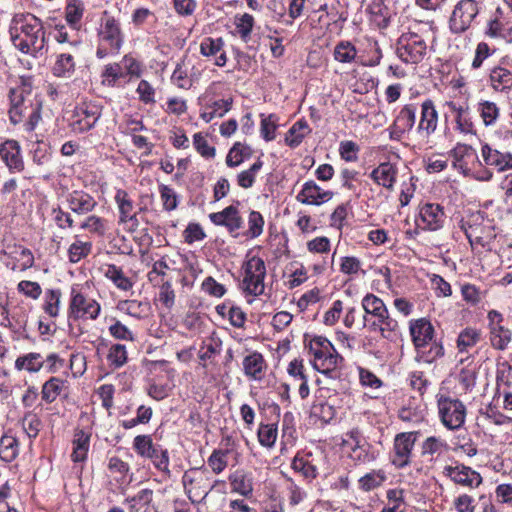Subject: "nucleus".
I'll return each mask as SVG.
<instances>
[{
    "instance_id": "nucleus-31",
    "label": "nucleus",
    "mask_w": 512,
    "mask_h": 512,
    "mask_svg": "<svg viewBox=\"0 0 512 512\" xmlns=\"http://www.w3.org/2000/svg\"><path fill=\"white\" fill-rule=\"evenodd\" d=\"M232 103V98L216 100L204 107L200 117L206 123L211 122L214 118H221L231 109Z\"/></svg>"
},
{
    "instance_id": "nucleus-52",
    "label": "nucleus",
    "mask_w": 512,
    "mask_h": 512,
    "mask_svg": "<svg viewBox=\"0 0 512 512\" xmlns=\"http://www.w3.org/2000/svg\"><path fill=\"white\" fill-rule=\"evenodd\" d=\"M254 22V17L248 13H244L240 16H235L234 23L238 31V34L243 41H247L250 38Z\"/></svg>"
},
{
    "instance_id": "nucleus-18",
    "label": "nucleus",
    "mask_w": 512,
    "mask_h": 512,
    "mask_svg": "<svg viewBox=\"0 0 512 512\" xmlns=\"http://www.w3.org/2000/svg\"><path fill=\"white\" fill-rule=\"evenodd\" d=\"M438 112L432 100L427 99L421 104L420 119L417 126V133L429 138L437 129Z\"/></svg>"
},
{
    "instance_id": "nucleus-40",
    "label": "nucleus",
    "mask_w": 512,
    "mask_h": 512,
    "mask_svg": "<svg viewBox=\"0 0 512 512\" xmlns=\"http://www.w3.org/2000/svg\"><path fill=\"white\" fill-rule=\"evenodd\" d=\"M44 360L39 353H28L20 356L15 361V368L17 370H26L28 372H38L44 367Z\"/></svg>"
},
{
    "instance_id": "nucleus-37",
    "label": "nucleus",
    "mask_w": 512,
    "mask_h": 512,
    "mask_svg": "<svg viewBox=\"0 0 512 512\" xmlns=\"http://www.w3.org/2000/svg\"><path fill=\"white\" fill-rule=\"evenodd\" d=\"M386 480L387 475L383 469L372 470L358 480V486L361 490L369 492L380 487Z\"/></svg>"
},
{
    "instance_id": "nucleus-51",
    "label": "nucleus",
    "mask_w": 512,
    "mask_h": 512,
    "mask_svg": "<svg viewBox=\"0 0 512 512\" xmlns=\"http://www.w3.org/2000/svg\"><path fill=\"white\" fill-rule=\"evenodd\" d=\"M91 249V242H83L81 240L75 239V241L70 245L68 249V257L70 262H79L81 259L85 258L90 254Z\"/></svg>"
},
{
    "instance_id": "nucleus-5",
    "label": "nucleus",
    "mask_w": 512,
    "mask_h": 512,
    "mask_svg": "<svg viewBox=\"0 0 512 512\" xmlns=\"http://www.w3.org/2000/svg\"><path fill=\"white\" fill-rule=\"evenodd\" d=\"M217 482L211 485L209 472L204 467L191 468L182 476L185 493L193 504L204 501Z\"/></svg>"
},
{
    "instance_id": "nucleus-39",
    "label": "nucleus",
    "mask_w": 512,
    "mask_h": 512,
    "mask_svg": "<svg viewBox=\"0 0 512 512\" xmlns=\"http://www.w3.org/2000/svg\"><path fill=\"white\" fill-rule=\"evenodd\" d=\"M104 275L120 290L128 291L133 287V282L125 276L122 268L114 264L107 265Z\"/></svg>"
},
{
    "instance_id": "nucleus-20",
    "label": "nucleus",
    "mask_w": 512,
    "mask_h": 512,
    "mask_svg": "<svg viewBox=\"0 0 512 512\" xmlns=\"http://www.w3.org/2000/svg\"><path fill=\"white\" fill-rule=\"evenodd\" d=\"M366 327L372 332H379L387 340L396 338L399 331L397 320L390 316L388 310L369 320Z\"/></svg>"
},
{
    "instance_id": "nucleus-7",
    "label": "nucleus",
    "mask_w": 512,
    "mask_h": 512,
    "mask_svg": "<svg viewBox=\"0 0 512 512\" xmlns=\"http://www.w3.org/2000/svg\"><path fill=\"white\" fill-rule=\"evenodd\" d=\"M265 276L264 261L257 256L251 257L244 265V278L241 284L243 291L253 296L263 294Z\"/></svg>"
},
{
    "instance_id": "nucleus-45",
    "label": "nucleus",
    "mask_w": 512,
    "mask_h": 512,
    "mask_svg": "<svg viewBox=\"0 0 512 512\" xmlns=\"http://www.w3.org/2000/svg\"><path fill=\"white\" fill-rule=\"evenodd\" d=\"M107 360L114 369L123 367L128 361L126 346L120 343L111 345L108 351Z\"/></svg>"
},
{
    "instance_id": "nucleus-61",
    "label": "nucleus",
    "mask_w": 512,
    "mask_h": 512,
    "mask_svg": "<svg viewBox=\"0 0 512 512\" xmlns=\"http://www.w3.org/2000/svg\"><path fill=\"white\" fill-rule=\"evenodd\" d=\"M421 449L423 456H434L447 449V444L442 439L431 436L423 441Z\"/></svg>"
},
{
    "instance_id": "nucleus-64",
    "label": "nucleus",
    "mask_w": 512,
    "mask_h": 512,
    "mask_svg": "<svg viewBox=\"0 0 512 512\" xmlns=\"http://www.w3.org/2000/svg\"><path fill=\"white\" fill-rule=\"evenodd\" d=\"M224 41L222 38L207 37L200 44V53L203 56H214L223 50Z\"/></svg>"
},
{
    "instance_id": "nucleus-35",
    "label": "nucleus",
    "mask_w": 512,
    "mask_h": 512,
    "mask_svg": "<svg viewBox=\"0 0 512 512\" xmlns=\"http://www.w3.org/2000/svg\"><path fill=\"white\" fill-rule=\"evenodd\" d=\"M154 497V491L149 488L139 490L135 495L124 500L130 512H138L141 508L150 506Z\"/></svg>"
},
{
    "instance_id": "nucleus-16",
    "label": "nucleus",
    "mask_w": 512,
    "mask_h": 512,
    "mask_svg": "<svg viewBox=\"0 0 512 512\" xmlns=\"http://www.w3.org/2000/svg\"><path fill=\"white\" fill-rule=\"evenodd\" d=\"M416 113L415 105L403 106L389 128L390 139L400 140L404 133L411 131L416 122Z\"/></svg>"
},
{
    "instance_id": "nucleus-17",
    "label": "nucleus",
    "mask_w": 512,
    "mask_h": 512,
    "mask_svg": "<svg viewBox=\"0 0 512 512\" xmlns=\"http://www.w3.org/2000/svg\"><path fill=\"white\" fill-rule=\"evenodd\" d=\"M69 209L77 215L92 212L98 205L96 199L84 190H73L65 196Z\"/></svg>"
},
{
    "instance_id": "nucleus-44",
    "label": "nucleus",
    "mask_w": 512,
    "mask_h": 512,
    "mask_svg": "<svg viewBox=\"0 0 512 512\" xmlns=\"http://www.w3.org/2000/svg\"><path fill=\"white\" fill-rule=\"evenodd\" d=\"M61 292L58 289H49L45 292L43 310L50 317H57L60 310Z\"/></svg>"
},
{
    "instance_id": "nucleus-19",
    "label": "nucleus",
    "mask_w": 512,
    "mask_h": 512,
    "mask_svg": "<svg viewBox=\"0 0 512 512\" xmlns=\"http://www.w3.org/2000/svg\"><path fill=\"white\" fill-rule=\"evenodd\" d=\"M445 474L456 484L466 487H478L482 483L481 475L464 465L447 466Z\"/></svg>"
},
{
    "instance_id": "nucleus-54",
    "label": "nucleus",
    "mask_w": 512,
    "mask_h": 512,
    "mask_svg": "<svg viewBox=\"0 0 512 512\" xmlns=\"http://www.w3.org/2000/svg\"><path fill=\"white\" fill-rule=\"evenodd\" d=\"M278 120L279 118L275 114H270L268 116L261 114L260 133L264 140L272 141L275 139V131L278 127Z\"/></svg>"
},
{
    "instance_id": "nucleus-63",
    "label": "nucleus",
    "mask_w": 512,
    "mask_h": 512,
    "mask_svg": "<svg viewBox=\"0 0 512 512\" xmlns=\"http://www.w3.org/2000/svg\"><path fill=\"white\" fill-rule=\"evenodd\" d=\"M264 218L258 211L252 210L248 216V231L247 235L251 238L259 237L263 232Z\"/></svg>"
},
{
    "instance_id": "nucleus-4",
    "label": "nucleus",
    "mask_w": 512,
    "mask_h": 512,
    "mask_svg": "<svg viewBox=\"0 0 512 512\" xmlns=\"http://www.w3.org/2000/svg\"><path fill=\"white\" fill-rule=\"evenodd\" d=\"M101 305L88 295L87 288L81 284L71 286L68 305V318L77 320H96Z\"/></svg>"
},
{
    "instance_id": "nucleus-8",
    "label": "nucleus",
    "mask_w": 512,
    "mask_h": 512,
    "mask_svg": "<svg viewBox=\"0 0 512 512\" xmlns=\"http://www.w3.org/2000/svg\"><path fill=\"white\" fill-rule=\"evenodd\" d=\"M426 50L425 40L413 32L402 34L397 41V55L405 63L421 62L426 55Z\"/></svg>"
},
{
    "instance_id": "nucleus-29",
    "label": "nucleus",
    "mask_w": 512,
    "mask_h": 512,
    "mask_svg": "<svg viewBox=\"0 0 512 512\" xmlns=\"http://www.w3.org/2000/svg\"><path fill=\"white\" fill-rule=\"evenodd\" d=\"M361 305L364 310L363 327H366L369 320L388 310L384 301L372 293H368L363 297Z\"/></svg>"
},
{
    "instance_id": "nucleus-53",
    "label": "nucleus",
    "mask_w": 512,
    "mask_h": 512,
    "mask_svg": "<svg viewBox=\"0 0 512 512\" xmlns=\"http://www.w3.org/2000/svg\"><path fill=\"white\" fill-rule=\"evenodd\" d=\"M286 491L287 498L291 506L299 505L307 497L305 490L296 484V482L290 477L286 479Z\"/></svg>"
},
{
    "instance_id": "nucleus-28",
    "label": "nucleus",
    "mask_w": 512,
    "mask_h": 512,
    "mask_svg": "<svg viewBox=\"0 0 512 512\" xmlns=\"http://www.w3.org/2000/svg\"><path fill=\"white\" fill-rule=\"evenodd\" d=\"M266 367L264 357L258 352H253L243 359L244 373L250 379L261 380Z\"/></svg>"
},
{
    "instance_id": "nucleus-62",
    "label": "nucleus",
    "mask_w": 512,
    "mask_h": 512,
    "mask_svg": "<svg viewBox=\"0 0 512 512\" xmlns=\"http://www.w3.org/2000/svg\"><path fill=\"white\" fill-rule=\"evenodd\" d=\"M277 439V428L273 424H261L258 429V440L262 446L272 447Z\"/></svg>"
},
{
    "instance_id": "nucleus-23",
    "label": "nucleus",
    "mask_w": 512,
    "mask_h": 512,
    "mask_svg": "<svg viewBox=\"0 0 512 512\" xmlns=\"http://www.w3.org/2000/svg\"><path fill=\"white\" fill-rule=\"evenodd\" d=\"M114 200L119 211V224L131 223L132 230L138 226L136 213H133L134 205L127 191L118 189L115 193Z\"/></svg>"
},
{
    "instance_id": "nucleus-11",
    "label": "nucleus",
    "mask_w": 512,
    "mask_h": 512,
    "mask_svg": "<svg viewBox=\"0 0 512 512\" xmlns=\"http://www.w3.org/2000/svg\"><path fill=\"white\" fill-rule=\"evenodd\" d=\"M418 435L419 432L412 431L398 433L395 436L391 462L396 468L403 469L411 463V456Z\"/></svg>"
},
{
    "instance_id": "nucleus-9",
    "label": "nucleus",
    "mask_w": 512,
    "mask_h": 512,
    "mask_svg": "<svg viewBox=\"0 0 512 512\" xmlns=\"http://www.w3.org/2000/svg\"><path fill=\"white\" fill-rule=\"evenodd\" d=\"M438 414L442 424L449 430H457L463 426L466 418V407L458 399L441 396L437 402Z\"/></svg>"
},
{
    "instance_id": "nucleus-24",
    "label": "nucleus",
    "mask_w": 512,
    "mask_h": 512,
    "mask_svg": "<svg viewBox=\"0 0 512 512\" xmlns=\"http://www.w3.org/2000/svg\"><path fill=\"white\" fill-rule=\"evenodd\" d=\"M481 156L486 165L494 167L499 172L512 169V153H503L489 144H484L481 147Z\"/></svg>"
},
{
    "instance_id": "nucleus-1",
    "label": "nucleus",
    "mask_w": 512,
    "mask_h": 512,
    "mask_svg": "<svg viewBox=\"0 0 512 512\" xmlns=\"http://www.w3.org/2000/svg\"><path fill=\"white\" fill-rule=\"evenodd\" d=\"M11 41L23 54L34 57L43 55L46 36L43 22L32 13H18L12 18L9 29Z\"/></svg>"
},
{
    "instance_id": "nucleus-25",
    "label": "nucleus",
    "mask_w": 512,
    "mask_h": 512,
    "mask_svg": "<svg viewBox=\"0 0 512 512\" xmlns=\"http://www.w3.org/2000/svg\"><path fill=\"white\" fill-rule=\"evenodd\" d=\"M211 222L218 226H225L229 232H235L242 227V218L237 207L230 205L220 212L209 215Z\"/></svg>"
},
{
    "instance_id": "nucleus-49",
    "label": "nucleus",
    "mask_w": 512,
    "mask_h": 512,
    "mask_svg": "<svg viewBox=\"0 0 512 512\" xmlns=\"http://www.w3.org/2000/svg\"><path fill=\"white\" fill-rule=\"evenodd\" d=\"M357 50L349 41L339 42L334 49V58L341 63H351L355 60Z\"/></svg>"
},
{
    "instance_id": "nucleus-41",
    "label": "nucleus",
    "mask_w": 512,
    "mask_h": 512,
    "mask_svg": "<svg viewBox=\"0 0 512 512\" xmlns=\"http://www.w3.org/2000/svg\"><path fill=\"white\" fill-rule=\"evenodd\" d=\"M150 305L148 302L138 300H124L118 304V309L125 314L140 319L148 314Z\"/></svg>"
},
{
    "instance_id": "nucleus-33",
    "label": "nucleus",
    "mask_w": 512,
    "mask_h": 512,
    "mask_svg": "<svg viewBox=\"0 0 512 512\" xmlns=\"http://www.w3.org/2000/svg\"><path fill=\"white\" fill-rule=\"evenodd\" d=\"M310 132L311 129L307 121L303 119L299 120L294 123L288 130L285 137V143L291 148H296L301 144L305 136Z\"/></svg>"
},
{
    "instance_id": "nucleus-30",
    "label": "nucleus",
    "mask_w": 512,
    "mask_h": 512,
    "mask_svg": "<svg viewBox=\"0 0 512 512\" xmlns=\"http://www.w3.org/2000/svg\"><path fill=\"white\" fill-rule=\"evenodd\" d=\"M491 87L498 92H508L512 89V71L496 66L490 71L489 75Z\"/></svg>"
},
{
    "instance_id": "nucleus-57",
    "label": "nucleus",
    "mask_w": 512,
    "mask_h": 512,
    "mask_svg": "<svg viewBox=\"0 0 512 512\" xmlns=\"http://www.w3.org/2000/svg\"><path fill=\"white\" fill-rule=\"evenodd\" d=\"M109 333L117 340L134 342L136 339L134 332L117 319H113V323L109 327Z\"/></svg>"
},
{
    "instance_id": "nucleus-10",
    "label": "nucleus",
    "mask_w": 512,
    "mask_h": 512,
    "mask_svg": "<svg viewBox=\"0 0 512 512\" xmlns=\"http://www.w3.org/2000/svg\"><path fill=\"white\" fill-rule=\"evenodd\" d=\"M488 338L491 347L498 351H505L512 341V331L503 325L504 316L497 310H490L487 314Z\"/></svg>"
},
{
    "instance_id": "nucleus-46",
    "label": "nucleus",
    "mask_w": 512,
    "mask_h": 512,
    "mask_svg": "<svg viewBox=\"0 0 512 512\" xmlns=\"http://www.w3.org/2000/svg\"><path fill=\"white\" fill-rule=\"evenodd\" d=\"M64 386V381L57 377H51L42 387V399L47 403H52L60 395Z\"/></svg>"
},
{
    "instance_id": "nucleus-3",
    "label": "nucleus",
    "mask_w": 512,
    "mask_h": 512,
    "mask_svg": "<svg viewBox=\"0 0 512 512\" xmlns=\"http://www.w3.org/2000/svg\"><path fill=\"white\" fill-rule=\"evenodd\" d=\"M307 347L313 357L312 365L320 373L328 374L336 370L343 361V357L325 337H313Z\"/></svg>"
},
{
    "instance_id": "nucleus-43",
    "label": "nucleus",
    "mask_w": 512,
    "mask_h": 512,
    "mask_svg": "<svg viewBox=\"0 0 512 512\" xmlns=\"http://www.w3.org/2000/svg\"><path fill=\"white\" fill-rule=\"evenodd\" d=\"M84 13V4L81 0H67L65 7L66 21L74 28H78Z\"/></svg>"
},
{
    "instance_id": "nucleus-36",
    "label": "nucleus",
    "mask_w": 512,
    "mask_h": 512,
    "mask_svg": "<svg viewBox=\"0 0 512 512\" xmlns=\"http://www.w3.org/2000/svg\"><path fill=\"white\" fill-rule=\"evenodd\" d=\"M480 339V330L472 327L463 329L459 333L456 341L458 351L461 353L467 352L470 348L474 347L480 341Z\"/></svg>"
},
{
    "instance_id": "nucleus-26",
    "label": "nucleus",
    "mask_w": 512,
    "mask_h": 512,
    "mask_svg": "<svg viewBox=\"0 0 512 512\" xmlns=\"http://www.w3.org/2000/svg\"><path fill=\"white\" fill-rule=\"evenodd\" d=\"M410 334L415 347L423 348L433 339L434 328L428 320L421 318L410 323Z\"/></svg>"
},
{
    "instance_id": "nucleus-56",
    "label": "nucleus",
    "mask_w": 512,
    "mask_h": 512,
    "mask_svg": "<svg viewBox=\"0 0 512 512\" xmlns=\"http://www.w3.org/2000/svg\"><path fill=\"white\" fill-rule=\"evenodd\" d=\"M80 228L103 236L107 230L106 220L96 215H90L81 223Z\"/></svg>"
},
{
    "instance_id": "nucleus-58",
    "label": "nucleus",
    "mask_w": 512,
    "mask_h": 512,
    "mask_svg": "<svg viewBox=\"0 0 512 512\" xmlns=\"http://www.w3.org/2000/svg\"><path fill=\"white\" fill-rule=\"evenodd\" d=\"M249 150V147H245L240 142H236L226 156L227 166L231 168L239 166L243 162L244 157L248 155Z\"/></svg>"
},
{
    "instance_id": "nucleus-42",
    "label": "nucleus",
    "mask_w": 512,
    "mask_h": 512,
    "mask_svg": "<svg viewBox=\"0 0 512 512\" xmlns=\"http://www.w3.org/2000/svg\"><path fill=\"white\" fill-rule=\"evenodd\" d=\"M370 14L374 17L379 28L385 29L390 23L389 10L384 0H372L368 6Z\"/></svg>"
},
{
    "instance_id": "nucleus-2",
    "label": "nucleus",
    "mask_w": 512,
    "mask_h": 512,
    "mask_svg": "<svg viewBox=\"0 0 512 512\" xmlns=\"http://www.w3.org/2000/svg\"><path fill=\"white\" fill-rule=\"evenodd\" d=\"M9 119L13 125L23 124L26 132L35 130L41 120V103L32 94L30 81L21 79L16 87L9 91Z\"/></svg>"
},
{
    "instance_id": "nucleus-32",
    "label": "nucleus",
    "mask_w": 512,
    "mask_h": 512,
    "mask_svg": "<svg viewBox=\"0 0 512 512\" xmlns=\"http://www.w3.org/2000/svg\"><path fill=\"white\" fill-rule=\"evenodd\" d=\"M75 71L74 57L70 53H60L56 56L52 68L53 75L56 77L69 78Z\"/></svg>"
},
{
    "instance_id": "nucleus-6",
    "label": "nucleus",
    "mask_w": 512,
    "mask_h": 512,
    "mask_svg": "<svg viewBox=\"0 0 512 512\" xmlns=\"http://www.w3.org/2000/svg\"><path fill=\"white\" fill-rule=\"evenodd\" d=\"M479 13V4L476 0H460L454 6L449 17V29L453 34H462L472 25Z\"/></svg>"
},
{
    "instance_id": "nucleus-48",
    "label": "nucleus",
    "mask_w": 512,
    "mask_h": 512,
    "mask_svg": "<svg viewBox=\"0 0 512 512\" xmlns=\"http://www.w3.org/2000/svg\"><path fill=\"white\" fill-rule=\"evenodd\" d=\"M229 480L233 491L238 492L243 496H248L252 493L253 487L251 480L243 471H236L229 477Z\"/></svg>"
},
{
    "instance_id": "nucleus-27",
    "label": "nucleus",
    "mask_w": 512,
    "mask_h": 512,
    "mask_svg": "<svg viewBox=\"0 0 512 512\" xmlns=\"http://www.w3.org/2000/svg\"><path fill=\"white\" fill-rule=\"evenodd\" d=\"M370 177L376 184L392 191L397 178V168L390 162H383L372 170Z\"/></svg>"
},
{
    "instance_id": "nucleus-34",
    "label": "nucleus",
    "mask_w": 512,
    "mask_h": 512,
    "mask_svg": "<svg viewBox=\"0 0 512 512\" xmlns=\"http://www.w3.org/2000/svg\"><path fill=\"white\" fill-rule=\"evenodd\" d=\"M90 435L83 430L76 431L73 439V452L71 458L74 462H82L89 451Z\"/></svg>"
},
{
    "instance_id": "nucleus-13",
    "label": "nucleus",
    "mask_w": 512,
    "mask_h": 512,
    "mask_svg": "<svg viewBox=\"0 0 512 512\" xmlns=\"http://www.w3.org/2000/svg\"><path fill=\"white\" fill-rule=\"evenodd\" d=\"M486 222L480 212L473 213L461 221V229L472 246L475 244L484 246L485 238L490 235L489 230L491 228Z\"/></svg>"
},
{
    "instance_id": "nucleus-14",
    "label": "nucleus",
    "mask_w": 512,
    "mask_h": 512,
    "mask_svg": "<svg viewBox=\"0 0 512 512\" xmlns=\"http://www.w3.org/2000/svg\"><path fill=\"white\" fill-rule=\"evenodd\" d=\"M445 219L446 215L439 204L426 203L420 207L416 224L421 229L436 231L443 227Z\"/></svg>"
},
{
    "instance_id": "nucleus-55",
    "label": "nucleus",
    "mask_w": 512,
    "mask_h": 512,
    "mask_svg": "<svg viewBox=\"0 0 512 512\" xmlns=\"http://www.w3.org/2000/svg\"><path fill=\"white\" fill-rule=\"evenodd\" d=\"M478 111L483 120V123L486 126L495 124L497 118L499 117V108L494 102L484 101L479 103Z\"/></svg>"
},
{
    "instance_id": "nucleus-59",
    "label": "nucleus",
    "mask_w": 512,
    "mask_h": 512,
    "mask_svg": "<svg viewBox=\"0 0 512 512\" xmlns=\"http://www.w3.org/2000/svg\"><path fill=\"white\" fill-rule=\"evenodd\" d=\"M42 423L36 414L28 413L22 419L23 431L30 439L38 436Z\"/></svg>"
},
{
    "instance_id": "nucleus-15",
    "label": "nucleus",
    "mask_w": 512,
    "mask_h": 512,
    "mask_svg": "<svg viewBox=\"0 0 512 512\" xmlns=\"http://www.w3.org/2000/svg\"><path fill=\"white\" fill-rule=\"evenodd\" d=\"M333 196L332 191L324 190L315 181L309 180L302 185L296 200L305 205L320 206L331 200Z\"/></svg>"
},
{
    "instance_id": "nucleus-50",
    "label": "nucleus",
    "mask_w": 512,
    "mask_h": 512,
    "mask_svg": "<svg viewBox=\"0 0 512 512\" xmlns=\"http://www.w3.org/2000/svg\"><path fill=\"white\" fill-rule=\"evenodd\" d=\"M262 166L263 162L258 159L250 166L249 169L240 172L237 175L238 185L244 189L251 188L255 182L256 175L261 170Z\"/></svg>"
},
{
    "instance_id": "nucleus-21",
    "label": "nucleus",
    "mask_w": 512,
    "mask_h": 512,
    "mask_svg": "<svg viewBox=\"0 0 512 512\" xmlns=\"http://www.w3.org/2000/svg\"><path fill=\"white\" fill-rule=\"evenodd\" d=\"M0 157L11 172H21L24 162L16 140H6L0 145Z\"/></svg>"
},
{
    "instance_id": "nucleus-60",
    "label": "nucleus",
    "mask_w": 512,
    "mask_h": 512,
    "mask_svg": "<svg viewBox=\"0 0 512 512\" xmlns=\"http://www.w3.org/2000/svg\"><path fill=\"white\" fill-rule=\"evenodd\" d=\"M227 450H214L207 460L208 466L215 474H220L227 467Z\"/></svg>"
},
{
    "instance_id": "nucleus-38",
    "label": "nucleus",
    "mask_w": 512,
    "mask_h": 512,
    "mask_svg": "<svg viewBox=\"0 0 512 512\" xmlns=\"http://www.w3.org/2000/svg\"><path fill=\"white\" fill-rule=\"evenodd\" d=\"M19 453V442L16 437L6 433L0 439V458L5 462L13 461Z\"/></svg>"
},
{
    "instance_id": "nucleus-47",
    "label": "nucleus",
    "mask_w": 512,
    "mask_h": 512,
    "mask_svg": "<svg viewBox=\"0 0 512 512\" xmlns=\"http://www.w3.org/2000/svg\"><path fill=\"white\" fill-rule=\"evenodd\" d=\"M158 447L154 445L150 435H138L133 440V449L143 458H149Z\"/></svg>"
},
{
    "instance_id": "nucleus-12",
    "label": "nucleus",
    "mask_w": 512,
    "mask_h": 512,
    "mask_svg": "<svg viewBox=\"0 0 512 512\" xmlns=\"http://www.w3.org/2000/svg\"><path fill=\"white\" fill-rule=\"evenodd\" d=\"M98 36L101 45H107L112 53H118L123 44V34L119 22L107 11L103 13Z\"/></svg>"
},
{
    "instance_id": "nucleus-22",
    "label": "nucleus",
    "mask_w": 512,
    "mask_h": 512,
    "mask_svg": "<svg viewBox=\"0 0 512 512\" xmlns=\"http://www.w3.org/2000/svg\"><path fill=\"white\" fill-rule=\"evenodd\" d=\"M319 461L312 453H298L292 460L291 468L310 482L318 476Z\"/></svg>"
}]
</instances>
